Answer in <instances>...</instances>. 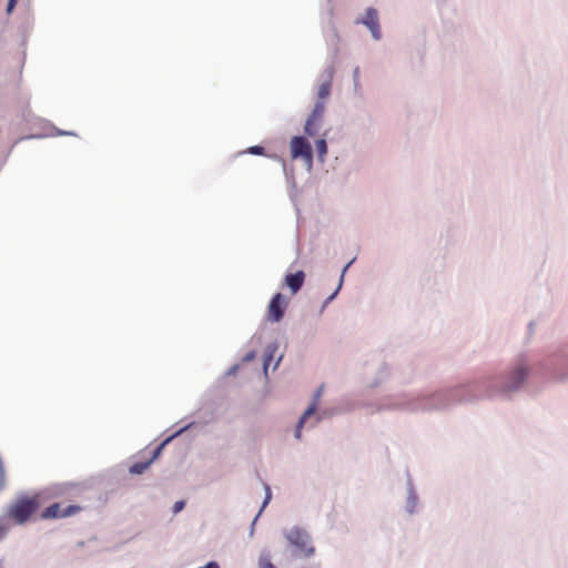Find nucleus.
I'll return each mask as SVG.
<instances>
[{
	"instance_id": "obj_5",
	"label": "nucleus",
	"mask_w": 568,
	"mask_h": 568,
	"mask_svg": "<svg viewBox=\"0 0 568 568\" xmlns=\"http://www.w3.org/2000/svg\"><path fill=\"white\" fill-rule=\"evenodd\" d=\"M538 369L559 383L568 381V345L549 352L537 363Z\"/></svg>"
},
{
	"instance_id": "obj_28",
	"label": "nucleus",
	"mask_w": 568,
	"mask_h": 568,
	"mask_svg": "<svg viewBox=\"0 0 568 568\" xmlns=\"http://www.w3.org/2000/svg\"><path fill=\"white\" fill-rule=\"evenodd\" d=\"M274 357H272V355H267L264 353V356H263V373L264 375L267 377V374H268V366L271 364V362L273 361Z\"/></svg>"
},
{
	"instance_id": "obj_4",
	"label": "nucleus",
	"mask_w": 568,
	"mask_h": 568,
	"mask_svg": "<svg viewBox=\"0 0 568 568\" xmlns=\"http://www.w3.org/2000/svg\"><path fill=\"white\" fill-rule=\"evenodd\" d=\"M486 377L447 388L450 408L457 404H473L491 398L488 387H484Z\"/></svg>"
},
{
	"instance_id": "obj_21",
	"label": "nucleus",
	"mask_w": 568,
	"mask_h": 568,
	"mask_svg": "<svg viewBox=\"0 0 568 568\" xmlns=\"http://www.w3.org/2000/svg\"><path fill=\"white\" fill-rule=\"evenodd\" d=\"M264 490H265V496L262 501L261 508H260L258 513L256 514L258 516H261V514L264 511V509L267 507V505L270 504V501L272 499L271 487L268 485H264Z\"/></svg>"
},
{
	"instance_id": "obj_31",
	"label": "nucleus",
	"mask_w": 568,
	"mask_h": 568,
	"mask_svg": "<svg viewBox=\"0 0 568 568\" xmlns=\"http://www.w3.org/2000/svg\"><path fill=\"white\" fill-rule=\"evenodd\" d=\"M18 0H8L6 6V12L7 14H11L17 7Z\"/></svg>"
},
{
	"instance_id": "obj_8",
	"label": "nucleus",
	"mask_w": 568,
	"mask_h": 568,
	"mask_svg": "<svg viewBox=\"0 0 568 568\" xmlns=\"http://www.w3.org/2000/svg\"><path fill=\"white\" fill-rule=\"evenodd\" d=\"M82 507L79 505H68L62 508L60 503H53L45 507L41 514L42 519H60L74 516L81 511Z\"/></svg>"
},
{
	"instance_id": "obj_29",
	"label": "nucleus",
	"mask_w": 568,
	"mask_h": 568,
	"mask_svg": "<svg viewBox=\"0 0 568 568\" xmlns=\"http://www.w3.org/2000/svg\"><path fill=\"white\" fill-rule=\"evenodd\" d=\"M278 349V343L277 342H273V343H270L266 348H265V354L267 355H272V357H274L275 353L277 352Z\"/></svg>"
},
{
	"instance_id": "obj_32",
	"label": "nucleus",
	"mask_w": 568,
	"mask_h": 568,
	"mask_svg": "<svg viewBox=\"0 0 568 568\" xmlns=\"http://www.w3.org/2000/svg\"><path fill=\"white\" fill-rule=\"evenodd\" d=\"M256 357V352L255 351H250L248 353H246L243 357V362L244 363H248V362H252L254 358Z\"/></svg>"
},
{
	"instance_id": "obj_13",
	"label": "nucleus",
	"mask_w": 568,
	"mask_h": 568,
	"mask_svg": "<svg viewBox=\"0 0 568 568\" xmlns=\"http://www.w3.org/2000/svg\"><path fill=\"white\" fill-rule=\"evenodd\" d=\"M379 22L378 11L373 7H368L362 18H357L355 23L363 24L367 29L375 27Z\"/></svg>"
},
{
	"instance_id": "obj_9",
	"label": "nucleus",
	"mask_w": 568,
	"mask_h": 568,
	"mask_svg": "<svg viewBox=\"0 0 568 568\" xmlns=\"http://www.w3.org/2000/svg\"><path fill=\"white\" fill-rule=\"evenodd\" d=\"M287 300L282 293H275L267 306V320L271 323H278L283 320L287 308Z\"/></svg>"
},
{
	"instance_id": "obj_27",
	"label": "nucleus",
	"mask_w": 568,
	"mask_h": 568,
	"mask_svg": "<svg viewBox=\"0 0 568 568\" xmlns=\"http://www.w3.org/2000/svg\"><path fill=\"white\" fill-rule=\"evenodd\" d=\"M342 287H339V285H337L336 290L326 297V300L324 301L323 305H322V308H325L329 303H332L336 296L338 295L339 291H341Z\"/></svg>"
},
{
	"instance_id": "obj_6",
	"label": "nucleus",
	"mask_w": 568,
	"mask_h": 568,
	"mask_svg": "<svg viewBox=\"0 0 568 568\" xmlns=\"http://www.w3.org/2000/svg\"><path fill=\"white\" fill-rule=\"evenodd\" d=\"M39 506L40 504L36 496L30 497L27 495H22L17 497V499L13 503H11V505L8 508L7 517H2L7 519L8 524L10 518L18 525H24L38 510Z\"/></svg>"
},
{
	"instance_id": "obj_7",
	"label": "nucleus",
	"mask_w": 568,
	"mask_h": 568,
	"mask_svg": "<svg viewBox=\"0 0 568 568\" xmlns=\"http://www.w3.org/2000/svg\"><path fill=\"white\" fill-rule=\"evenodd\" d=\"M291 158L302 160L305 169L311 172L313 168L314 152L306 135H295L290 141Z\"/></svg>"
},
{
	"instance_id": "obj_11",
	"label": "nucleus",
	"mask_w": 568,
	"mask_h": 568,
	"mask_svg": "<svg viewBox=\"0 0 568 568\" xmlns=\"http://www.w3.org/2000/svg\"><path fill=\"white\" fill-rule=\"evenodd\" d=\"M333 75H334V69L332 67H327L321 74L322 83L317 91L318 100L323 101L329 97L331 90H332Z\"/></svg>"
},
{
	"instance_id": "obj_40",
	"label": "nucleus",
	"mask_w": 568,
	"mask_h": 568,
	"mask_svg": "<svg viewBox=\"0 0 568 568\" xmlns=\"http://www.w3.org/2000/svg\"><path fill=\"white\" fill-rule=\"evenodd\" d=\"M317 422H320V418H316V422H314L312 426H316Z\"/></svg>"
},
{
	"instance_id": "obj_34",
	"label": "nucleus",
	"mask_w": 568,
	"mask_h": 568,
	"mask_svg": "<svg viewBox=\"0 0 568 568\" xmlns=\"http://www.w3.org/2000/svg\"><path fill=\"white\" fill-rule=\"evenodd\" d=\"M237 369H239V365H237V364H235V365L231 366V367L229 368V371L226 372V376H232V375H234V374L237 372Z\"/></svg>"
},
{
	"instance_id": "obj_15",
	"label": "nucleus",
	"mask_w": 568,
	"mask_h": 568,
	"mask_svg": "<svg viewBox=\"0 0 568 568\" xmlns=\"http://www.w3.org/2000/svg\"><path fill=\"white\" fill-rule=\"evenodd\" d=\"M190 427V425L179 429L178 432H175L173 435L169 436L168 438H165L160 445H158L153 453H152V456L149 460H152V463L158 459L160 457V455L162 454V450L163 448L175 437L180 436L182 433H184L187 428Z\"/></svg>"
},
{
	"instance_id": "obj_26",
	"label": "nucleus",
	"mask_w": 568,
	"mask_h": 568,
	"mask_svg": "<svg viewBox=\"0 0 568 568\" xmlns=\"http://www.w3.org/2000/svg\"><path fill=\"white\" fill-rule=\"evenodd\" d=\"M185 505L186 503L183 499L175 501L172 506L173 515H178L179 513H181L185 508Z\"/></svg>"
},
{
	"instance_id": "obj_33",
	"label": "nucleus",
	"mask_w": 568,
	"mask_h": 568,
	"mask_svg": "<svg viewBox=\"0 0 568 568\" xmlns=\"http://www.w3.org/2000/svg\"><path fill=\"white\" fill-rule=\"evenodd\" d=\"M302 429H303V427H300V422L297 420V424H296L295 430H294V437L296 439H301V437H302Z\"/></svg>"
},
{
	"instance_id": "obj_43",
	"label": "nucleus",
	"mask_w": 568,
	"mask_h": 568,
	"mask_svg": "<svg viewBox=\"0 0 568 568\" xmlns=\"http://www.w3.org/2000/svg\"><path fill=\"white\" fill-rule=\"evenodd\" d=\"M0 568H3V559H0Z\"/></svg>"
},
{
	"instance_id": "obj_10",
	"label": "nucleus",
	"mask_w": 568,
	"mask_h": 568,
	"mask_svg": "<svg viewBox=\"0 0 568 568\" xmlns=\"http://www.w3.org/2000/svg\"><path fill=\"white\" fill-rule=\"evenodd\" d=\"M419 508V497L413 479L408 476L406 480V497L404 509L408 516H414L418 513Z\"/></svg>"
},
{
	"instance_id": "obj_12",
	"label": "nucleus",
	"mask_w": 568,
	"mask_h": 568,
	"mask_svg": "<svg viewBox=\"0 0 568 568\" xmlns=\"http://www.w3.org/2000/svg\"><path fill=\"white\" fill-rule=\"evenodd\" d=\"M304 271H296L295 273H287L284 277V284L290 288L291 293L295 295L301 291L305 282Z\"/></svg>"
},
{
	"instance_id": "obj_36",
	"label": "nucleus",
	"mask_w": 568,
	"mask_h": 568,
	"mask_svg": "<svg viewBox=\"0 0 568 568\" xmlns=\"http://www.w3.org/2000/svg\"><path fill=\"white\" fill-rule=\"evenodd\" d=\"M58 134L59 135H75V133L72 131H62V130H59Z\"/></svg>"
},
{
	"instance_id": "obj_2",
	"label": "nucleus",
	"mask_w": 568,
	"mask_h": 568,
	"mask_svg": "<svg viewBox=\"0 0 568 568\" xmlns=\"http://www.w3.org/2000/svg\"><path fill=\"white\" fill-rule=\"evenodd\" d=\"M531 372V364L525 356H520L503 373L496 376H486L483 386L489 388L491 398L511 399L523 388Z\"/></svg>"
},
{
	"instance_id": "obj_22",
	"label": "nucleus",
	"mask_w": 568,
	"mask_h": 568,
	"mask_svg": "<svg viewBox=\"0 0 568 568\" xmlns=\"http://www.w3.org/2000/svg\"><path fill=\"white\" fill-rule=\"evenodd\" d=\"M10 530V524L7 523V519L0 517V541L3 540Z\"/></svg>"
},
{
	"instance_id": "obj_23",
	"label": "nucleus",
	"mask_w": 568,
	"mask_h": 568,
	"mask_svg": "<svg viewBox=\"0 0 568 568\" xmlns=\"http://www.w3.org/2000/svg\"><path fill=\"white\" fill-rule=\"evenodd\" d=\"M359 69L358 68H355L354 71H353V84H354V92L355 94H359L361 93V83H359Z\"/></svg>"
},
{
	"instance_id": "obj_42",
	"label": "nucleus",
	"mask_w": 568,
	"mask_h": 568,
	"mask_svg": "<svg viewBox=\"0 0 568 568\" xmlns=\"http://www.w3.org/2000/svg\"><path fill=\"white\" fill-rule=\"evenodd\" d=\"M317 422H320V418H316V422H314L312 426H316Z\"/></svg>"
},
{
	"instance_id": "obj_17",
	"label": "nucleus",
	"mask_w": 568,
	"mask_h": 568,
	"mask_svg": "<svg viewBox=\"0 0 568 568\" xmlns=\"http://www.w3.org/2000/svg\"><path fill=\"white\" fill-rule=\"evenodd\" d=\"M151 464L152 460L136 462L130 466L129 470L133 475H141L151 466Z\"/></svg>"
},
{
	"instance_id": "obj_3",
	"label": "nucleus",
	"mask_w": 568,
	"mask_h": 568,
	"mask_svg": "<svg viewBox=\"0 0 568 568\" xmlns=\"http://www.w3.org/2000/svg\"><path fill=\"white\" fill-rule=\"evenodd\" d=\"M281 534L286 542V550L293 560H307L315 556L316 548L311 532L303 526L284 527Z\"/></svg>"
},
{
	"instance_id": "obj_35",
	"label": "nucleus",
	"mask_w": 568,
	"mask_h": 568,
	"mask_svg": "<svg viewBox=\"0 0 568 568\" xmlns=\"http://www.w3.org/2000/svg\"><path fill=\"white\" fill-rule=\"evenodd\" d=\"M258 517H260V516H258V515H256V516L254 517V519H253V521H252L251 526H250V537H252V536L254 535V528H255V524H256V521H257Z\"/></svg>"
},
{
	"instance_id": "obj_38",
	"label": "nucleus",
	"mask_w": 568,
	"mask_h": 568,
	"mask_svg": "<svg viewBox=\"0 0 568 568\" xmlns=\"http://www.w3.org/2000/svg\"><path fill=\"white\" fill-rule=\"evenodd\" d=\"M534 327H535V323H534V322H530V323L528 324V331H529V333H530V334H532V332H534Z\"/></svg>"
},
{
	"instance_id": "obj_19",
	"label": "nucleus",
	"mask_w": 568,
	"mask_h": 568,
	"mask_svg": "<svg viewBox=\"0 0 568 568\" xmlns=\"http://www.w3.org/2000/svg\"><path fill=\"white\" fill-rule=\"evenodd\" d=\"M325 113V103L324 101L317 100L313 106V110L308 115H312L313 118H318L321 120L324 119Z\"/></svg>"
},
{
	"instance_id": "obj_30",
	"label": "nucleus",
	"mask_w": 568,
	"mask_h": 568,
	"mask_svg": "<svg viewBox=\"0 0 568 568\" xmlns=\"http://www.w3.org/2000/svg\"><path fill=\"white\" fill-rule=\"evenodd\" d=\"M354 262H355V257H354V258H352V260H351V261H349V262H348V263L343 267L342 273H341V277H339V281H338V285H339V287H342V286H343V283H344V276H345V274H346L347 270L351 267V265H352Z\"/></svg>"
},
{
	"instance_id": "obj_14",
	"label": "nucleus",
	"mask_w": 568,
	"mask_h": 568,
	"mask_svg": "<svg viewBox=\"0 0 568 568\" xmlns=\"http://www.w3.org/2000/svg\"><path fill=\"white\" fill-rule=\"evenodd\" d=\"M323 120L308 115L304 124V134L310 138H314L318 134L322 129Z\"/></svg>"
},
{
	"instance_id": "obj_41",
	"label": "nucleus",
	"mask_w": 568,
	"mask_h": 568,
	"mask_svg": "<svg viewBox=\"0 0 568 568\" xmlns=\"http://www.w3.org/2000/svg\"><path fill=\"white\" fill-rule=\"evenodd\" d=\"M317 422H320V418H316V422H314L312 426H316Z\"/></svg>"
},
{
	"instance_id": "obj_20",
	"label": "nucleus",
	"mask_w": 568,
	"mask_h": 568,
	"mask_svg": "<svg viewBox=\"0 0 568 568\" xmlns=\"http://www.w3.org/2000/svg\"><path fill=\"white\" fill-rule=\"evenodd\" d=\"M387 374H388L387 366L383 365L378 371L377 377L373 382L369 383V386L377 387L381 383H383V381H385V378L387 377Z\"/></svg>"
},
{
	"instance_id": "obj_18",
	"label": "nucleus",
	"mask_w": 568,
	"mask_h": 568,
	"mask_svg": "<svg viewBox=\"0 0 568 568\" xmlns=\"http://www.w3.org/2000/svg\"><path fill=\"white\" fill-rule=\"evenodd\" d=\"M316 409H317V406H316V403H312L305 410L304 413L301 415V417L298 418V422H300V427H304L307 419L313 416L315 413H316Z\"/></svg>"
},
{
	"instance_id": "obj_25",
	"label": "nucleus",
	"mask_w": 568,
	"mask_h": 568,
	"mask_svg": "<svg viewBox=\"0 0 568 568\" xmlns=\"http://www.w3.org/2000/svg\"><path fill=\"white\" fill-rule=\"evenodd\" d=\"M264 152H265V149L262 145H253L246 150V153L253 154V155H263Z\"/></svg>"
},
{
	"instance_id": "obj_37",
	"label": "nucleus",
	"mask_w": 568,
	"mask_h": 568,
	"mask_svg": "<svg viewBox=\"0 0 568 568\" xmlns=\"http://www.w3.org/2000/svg\"><path fill=\"white\" fill-rule=\"evenodd\" d=\"M321 394H322V387H320V388L315 392V394H314V402H315L317 398H320Z\"/></svg>"
},
{
	"instance_id": "obj_39",
	"label": "nucleus",
	"mask_w": 568,
	"mask_h": 568,
	"mask_svg": "<svg viewBox=\"0 0 568 568\" xmlns=\"http://www.w3.org/2000/svg\"><path fill=\"white\" fill-rule=\"evenodd\" d=\"M282 358H283V355H281V356L277 358V361L275 362V365H274V369H276V368H277V366L280 365V363H281Z\"/></svg>"
},
{
	"instance_id": "obj_24",
	"label": "nucleus",
	"mask_w": 568,
	"mask_h": 568,
	"mask_svg": "<svg viewBox=\"0 0 568 568\" xmlns=\"http://www.w3.org/2000/svg\"><path fill=\"white\" fill-rule=\"evenodd\" d=\"M368 30L371 32L372 38L375 41H379L382 39L383 34L379 22L375 24V27L369 28Z\"/></svg>"
},
{
	"instance_id": "obj_1",
	"label": "nucleus",
	"mask_w": 568,
	"mask_h": 568,
	"mask_svg": "<svg viewBox=\"0 0 568 568\" xmlns=\"http://www.w3.org/2000/svg\"><path fill=\"white\" fill-rule=\"evenodd\" d=\"M449 408L450 404L447 388L389 397L383 400L378 406V410H399L408 413L437 412Z\"/></svg>"
},
{
	"instance_id": "obj_16",
	"label": "nucleus",
	"mask_w": 568,
	"mask_h": 568,
	"mask_svg": "<svg viewBox=\"0 0 568 568\" xmlns=\"http://www.w3.org/2000/svg\"><path fill=\"white\" fill-rule=\"evenodd\" d=\"M315 148H316L317 159L320 162L323 163L325 161V158L328 152L326 139H324V138L317 139L315 141Z\"/></svg>"
}]
</instances>
